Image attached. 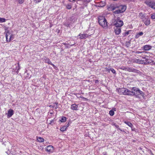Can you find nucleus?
<instances>
[{
  "label": "nucleus",
  "mask_w": 155,
  "mask_h": 155,
  "mask_svg": "<svg viewBox=\"0 0 155 155\" xmlns=\"http://www.w3.org/2000/svg\"><path fill=\"white\" fill-rule=\"evenodd\" d=\"M127 94L128 95H135L137 96L140 94L143 96L144 94L143 92L136 87H133L128 90Z\"/></svg>",
  "instance_id": "obj_1"
},
{
  "label": "nucleus",
  "mask_w": 155,
  "mask_h": 155,
  "mask_svg": "<svg viewBox=\"0 0 155 155\" xmlns=\"http://www.w3.org/2000/svg\"><path fill=\"white\" fill-rule=\"evenodd\" d=\"M98 23L104 28H106L107 25L106 19L103 16H99L98 18Z\"/></svg>",
  "instance_id": "obj_2"
},
{
  "label": "nucleus",
  "mask_w": 155,
  "mask_h": 155,
  "mask_svg": "<svg viewBox=\"0 0 155 155\" xmlns=\"http://www.w3.org/2000/svg\"><path fill=\"white\" fill-rule=\"evenodd\" d=\"M109 8L110 9H112V10H114L116 9H117L118 10H126L127 8V7L125 5L113 4L111 5Z\"/></svg>",
  "instance_id": "obj_3"
},
{
  "label": "nucleus",
  "mask_w": 155,
  "mask_h": 155,
  "mask_svg": "<svg viewBox=\"0 0 155 155\" xmlns=\"http://www.w3.org/2000/svg\"><path fill=\"white\" fill-rule=\"evenodd\" d=\"M123 21L118 18L115 19L114 22V25L116 27L120 28L123 25Z\"/></svg>",
  "instance_id": "obj_4"
},
{
  "label": "nucleus",
  "mask_w": 155,
  "mask_h": 155,
  "mask_svg": "<svg viewBox=\"0 0 155 155\" xmlns=\"http://www.w3.org/2000/svg\"><path fill=\"white\" fill-rule=\"evenodd\" d=\"M6 33L5 35V37L6 38V41L7 42H10L12 39L13 36L12 32H10L8 30L6 31Z\"/></svg>",
  "instance_id": "obj_5"
},
{
  "label": "nucleus",
  "mask_w": 155,
  "mask_h": 155,
  "mask_svg": "<svg viewBox=\"0 0 155 155\" xmlns=\"http://www.w3.org/2000/svg\"><path fill=\"white\" fill-rule=\"evenodd\" d=\"M128 89L124 88H119L117 89V91L120 94H123L125 95H128Z\"/></svg>",
  "instance_id": "obj_6"
},
{
  "label": "nucleus",
  "mask_w": 155,
  "mask_h": 155,
  "mask_svg": "<svg viewBox=\"0 0 155 155\" xmlns=\"http://www.w3.org/2000/svg\"><path fill=\"white\" fill-rule=\"evenodd\" d=\"M146 25H148L150 24V21L149 17L148 16H146L144 19L142 21Z\"/></svg>",
  "instance_id": "obj_7"
},
{
  "label": "nucleus",
  "mask_w": 155,
  "mask_h": 155,
  "mask_svg": "<svg viewBox=\"0 0 155 155\" xmlns=\"http://www.w3.org/2000/svg\"><path fill=\"white\" fill-rule=\"evenodd\" d=\"M146 3L152 8L155 9V2L149 1H147Z\"/></svg>",
  "instance_id": "obj_8"
},
{
  "label": "nucleus",
  "mask_w": 155,
  "mask_h": 155,
  "mask_svg": "<svg viewBox=\"0 0 155 155\" xmlns=\"http://www.w3.org/2000/svg\"><path fill=\"white\" fill-rule=\"evenodd\" d=\"M132 61L133 62L139 64H143L144 63L143 60L136 58H134L132 59Z\"/></svg>",
  "instance_id": "obj_9"
},
{
  "label": "nucleus",
  "mask_w": 155,
  "mask_h": 155,
  "mask_svg": "<svg viewBox=\"0 0 155 155\" xmlns=\"http://www.w3.org/2000/svg\"><path fill=\"white\" fill-rule=\"evenodd\" d=\"M54 150L53 147L51 145H49L46 147V150L48 152H52Z\"/></svg>",
  "instance_id": "obj_10"
},
{
  "label": "nucleus",
  "mask_w": 155,
  "mask_h": 155,
  "mask_svg": "<svg viewBox=\"0 0 155 155\" xmlns=\"http://www.w3.org/2000/svg\"><path fill=\"white\" fill-rule=\"evenodd\" d=\"M14 114V111L12 109H10L8 111V113L7 114V117L8 118H9L12 117V116Z\"/></svg>",
  "instance_id": "obj_11"
},
{
  "label": "nucleus",
  "mask_w": 155,
  "mask_h": 155,
  "mask_svg": "<svg viewBox=\"0 0 155 155\" xmlns=\"http://www.w3.org/2000/svg\"><path fill=\"white\" fill-rule=\"evenodd\" d=\"M78 36H80V39H86L88 37V35L87 34H80Z\"/></svg>",
  "instance_id": "obj_12"
},
{
  "label": "nucleus",
  "mask_w": 155,
  "mask_h": 155,
  "mask_svg": "<svg viewBox=\"0 0 155 155\" xmlns=\"http://www.w3.org/2000/svg\"><path fill=\"white\" fill-rule=\"evenodd\" d=\"M114 32L116 35H119L121 32L120 28L119 27H116L114 28Z\"/></svg>",
  "instance_id": "obj_13"
},
{
  "label": "nucleus",
  "mask_w": 155,
  "mask_h": 155,
  "mask_svg": "<svg viewBox=\"0 0 155 155\" xmlns=\"http://www.w3.org/2000/svg\"><path fill=\"white\" fill-rule=\"evenodd\" d=\"M125 11V10L124 11H122V10H115V11L114 12V15L115 16H117V14H118V16H119V14H120L121 13H123Z\"/></svg>",
  "instance_id": "obj_14"
},
{
  "label": "nucleus",
  "mask_w": 155,
  "mask_h": 155,
  "mask_svg": "<svg viewBox=\"0 0 155 155\" xmlns=\"http://www.w3.org/2000/svg\"><path fill=\"white\" fill-rule=\"evenodd\" d=\"M124 122L125 124L128 125L129 127H131L132 130H134L133 128V125H132L131 123L128 121H124Z\"/></svg>",
  "instance_id": "obj_15"
},
{
  "label": "nucleus",
  "mask_w": 155,
  "mask_h": 155,
  "mask_svg": "<svg viewBox=\"0 0 155 155\" xmlns=\"http://www.w3.org/2000/svg\"><path fill=\"white\" fill-rule=\"evenodd\" d=\"M143 48L145 50H149L151 49V46L149 45H146L143 47Z\"/></svg>",
  "instance_id": "obj_16"
},
{
  "label": "nucleus",
  "mask_w": 155,
  "mask_h": 155,
  "mask_svg": "<svg viewBox=\"0 0 155 155\" xmlns=\"http://www.w3.org/2000/svg\"><path fill=\"white\" fill-rule=\"evenodd\" d=\"M78 107V105L74 104L71 105V108L73 110H77Z\"/></svg>",
  "instance_id": "obj_17"
},
{
  "label": "nucleus",
  "mask_w": 155,
  "mask_h": 155,
  "mask_svg": "<svg viewBox=\"0 0 155 155\" xmlns=\"http://www.w3.org/2000/svg\"><path fill=\"white\" fill-rule=\"evenodd\" d=\"M45 62L49 64H50L52 65L53 66H54V65L51 63V62L48 58H46L45 59Z\"/></svg>",
  "instance_id": "obj_18"
},
{
  "label": "nucleus",
  "mask_w": 155,
  "mask_h": 155,
  "mask_svg": "<svg viewBox=\"0 0 155 155\" xmlns=\"http://www.w3.org/2000/svg\"><path fill=\"white\" fill-rule=\"evenodd\" d=\"M139 16L142 19V21L146 17L144 15V14L143 13H139Z\"/></svg>",
  "instance_id": "obj_19"
},
{
  "label": "nucleus",
  "mask_w": 155,
  "mask_h": 155,
  "mask_svg": "<svg viewBox=\"0 0 155 155\" xmlns=\"http://www.w3.org/2000/svg\"><path fill=\"white\" fill-rule=\"evenodd\" d=\"M127 71L129 72H135L136 70L134 69L128 67L127 68Z\"/></svg>",
  "instance_id": "obj_20"
},
{
  "label": "nucleus",
  "mask_w": 155,
  "mask_h": 155,
  "mask_svg": "<svg viewBox=\"0 0 155 155\" xmlns=\"http://www.w3.org/2000/svg\"><path fill=\"white\" fill-rule=\"evenodd\" d=\"M143 34V33L142 32H140L138 33H137L136 34V38H138L140 36H142Z\"/></svg>",
  "instance_id": "obj_21"
},
{
  "label": "nucleus",
  "mask_w": 155,
  "mask_h": 155,
  "mask_svg": "<svg viewBox=\"0 0 155 155\" xmlns=\"http://www.w3.org/2000/svg\"><path fill=\"white\" fill-rule=\"evenodd\" d=\"M38 141L40 142H42L44 141V140L43 138L41 137H38L37 138Z\"/></svg>",
  "instance_id": "obj_22"
},
{
  "label": "nucleus",
  "mask_w": 155,
  "mask_h": 155,
  "mask_svg": "<svg viewBox=\"0 0 155 155\" xmlns=\"http://www.w3.org/2000/svg\"><path fill=\"white\" fill-rule=\"evenodd\" d=\"M60 121L61 122H64L66 120V118L65 117H63L61 119V120H60Z\"/></svg>",
  "instance_id": "obj_23"
},
{
  "label": "nucleus",
  "mask_w": 155,
  "mask_h": 155,
  "mask_svg": "<svg viewBox=\"0 0 155 155\" xmlns=\"http://www.w3.org/2000/svg\"><path fill=\"white\" fill-rule=\"evenodd\" d=\"M66 129H67L66 127H65V126H64L62 127L60 129V130L61 131L63 132L65 130H66Z\"/></svg>",
  "instance_id": "obj_24"
},
{
  "label": "nucleus",
  "mask_w": 155,
  "mask_h": 155,
  "mask_svg": "<svg viewBox=\"0 0 155 155\" xmlns=\"http://www.w3.org/2000/svg\"><path fill=\"white\" fill-rule=\"evenodd\" d=\"M6 19L4 18H0V22H3L5 21Z\"/></svg>",
  "instance_id": "obj_25"
},
{
  "label": "nucleus",
  "mask_w": 155,
  "mask_h": 155,
  "mask_svg": "<svg viewBox=\"0 0 155 155\" xmlns=\"http://www.w3.org/2000/svg\"><path fill=\"white\" fill-rule=\"evenodd\" d=\"M109 114L111 116H112L114 114V113L113 110H111L110 111Z\"/></svg>",
  "instance_id": "obj_26"
},
{
  "label": "nucleus",
  "mask_w": 155,
  "mask_h": 155,
  "mask_svg": "<svg viewBox=\"0 0 155 155\" xmlns=\"http://www.w3.org/2000/svg\"><path fill=\"white\" fill-rule=\"evenodd\" d=\"M151 18L152 19H155V14L153 13L151 15Z\"/></svg>",
  "instance_id": "obj_27"
},
{
  "label": "nucleus",
  "mask_w": 155,
  "mask_h": 155,
  "mask_svg": "<svg viewBox=\"0 0 155 155\" xmlns=\"http://www.w3.org/2000/svg\"><path fill=\"white\" fill-rule=\"evenodd\" d=\"M15 65L16 66V68H14L13 70H18L20 68L18 64L17 65Z\"/></svg>",
  "instance_id": "obj_28"
},
{
  "label": "nucleus",
  "mask_w": 155,
  "mask_h": 155,
  "mask_svg": "<svg viewBox=\"0 0 155 155\" xmlns=\"http://www.w3.org/2000/svg\"><path fill=\"white\" fill-rule=\"evenodd\" d=\"M71 5L68 4L66 5L67 8L68 9H71Z\"/></svg>",
  "instance_id": "obj_29"
},
{
  "label": "nucleus",
  "mask_w": 155,
  "mask_h": 155,
  "mask_svg": "<svg viewBox=\"0 0 155 155\" xmlns=\"http://www.w3.org/2000/svg\"><path fill=\"white\" fill-rule=\"evenodd\" d=\"M120 68L123 70L127 71V68H126L125 67H122L121 68Z\"/></svg>",
  "instance_id": "obj_30"
},
{
  "label": "nucleus",
  "mask_w": 155,
  "mask_h": 155,
  "mask_svg": "<svg viewBox=\"0 0 155 155\" xmlns=\"http://www.w3.org/2000/svg\"><path fill=\"white\" fill-rule=\"evenodd\" d=\"M110 70L114 74H116L115 71L114 69H113V68H110Z\"/></svg>",
  "instance_id": "obj_31"
},
{
  "label": "nucleus",
  "mask_w": 155,
  "mask_h": 155,
  "mask_svg": "<svg viewBox=\"0 0 155 155\" xmlns=\"http://www.w3.org/2000/svg\"><path fill=\"white\" fill-rule=\"evenodd\" d=\"M41 0H35L34 2L36 3H37L41 2Z\"/></svg>",
  "instance_id": "obj_32"
},
{
  "label": "nucleus",
  "mask_w": 155,
  "mask_h": 155,
  "mask_svg": "<svg viewBox=\"0 0 155 155\" xmlns=\"http://www.w3.org/2000/svg\"><path fill=\"white\" fill-rule=\"evenodd\" d=\"M24 0H19L18 2L20 4H21L23 3Z\"/></svg>",
  "instance_id": "obj_33"
},
{
  "label": "nucleus",
  "mask_w": 155,
  "mask_h": 155,
  "mask_svg": "<svg viewBox=\"0 0 155 155\" xmlns=\"http://www.w3.org/2000/svg\"><path fill=\"white\" fill-rule=\"evenodd\" d=\"M105 69L106 71H108V72H109L110 71V69H108V68H106Z\"/></svg>",
  "instance_id": "obj_34"
},
{
  "label": "nucleus",
  "mask_w": 155,
  "mask_h": 155,
  "mask_svg": "<svg viewBox=\"0 0 155 155\" xmlns=\"http://www.w3.org/2000/svg\"><path fill=\"white\" fill-rule=\"evenodd\" d=\"M69 123L68 122V124H67L66 125L64 126L65 127H66L67 128V127H68L69 126Z\"/></svg>",
  "instance_id": "obj_35"
},
{
  "label": "nucleus",
  "mask_w": 155,
  "mask_h": 155,
  "mask_svg": "<svg viewBox=\"0 0 155 155\" xmlns=\"http://www.w3.org/2000/svg\"><path fill=\"white\" fill-rule=\"evenodd\" d=\"M94 82L96 84H97L98 83V81L97 80L94 81Z\"/></svg>",
  "instance_id": "obj_36"
},
{
  "label": "nucleus",
  "mask_w": 155,
  "mask_h": 155,
  "mask_svg": "<svg viewBox=\"0 0 155 155\" xmlns=\"http://www.w3.org/2000/svg\"><path fill=\"white\" fill-rule=\"evenodd\" d=\"M142 52L140 51H137L136 52V53L137 54H140Z\"/></svg>",
  "instance_id": "obj_37"
},
{
  "label": "nucleus",
  "mask_w": 155,
  "mask_h": 155,
  "mask_svg": "<svg viewBox=\"0 0 155 155\" xmlns=\"http://www.w3.org/2000/svg\"><path fill=\"white\" fill-rule=\"evenodd\" d=\"M104 5H102V6H101V5H100V6H98L100 7H102L103 6H104V5H105V3H104Z\"/></svg>",
  "instance_id": "obj_38"
},
{
  "label": "nucleus",
  "mask_w": 155,
  "mask_h": 155,
  "mask_svg": "<svg viewBox=\"0 0 155 155\" xmlns=\"http://www.w3.org/2000/svg\"><path fill=\"white\" fill-rule=\"evenodd\" d=\"M68 0L70 2H73L75 1V0Z\"/></svg>",
  "instance_id": "obj_39"
},
{
  "label": "nucleus",
  "mask_w": 155,
  "mask_h": 155,
  "mask_svg": "<svg viewBox=\"0 0 155 155\" xmlns=\"http://www.w3.org/2000/svg\"><path fill=\"white\" fill-rule=\"evenodd\" d=\"M128 34H129V32H125V35H128Z\"/></svg>",
  "instance_id": "obj_40"
},
{
  "label": "nucleus",
  "mask_w": 155,
  "mask_h": 155,
  "mask_svg": "<svg viewBox=\"0 0 155 155\" xmlns=\"http://www.w3.org/2000/svg\"><path fill=\"white\" fill-rule=\"evenodd\" d=\"M115 126L117 128H118L119 127V126L117 125H115Z\"/></svg>",
  "instance_id": "obj_41"
},
{
  "label": "nucleus",
  "mask_w": 155,
  "mask_h": 155,
  "mask_svg": "<svg viewBox=\"0 0 155 155\" xmlns=\"http://www.w3.org/2000/svg\"><path fill=\"white\" fill-rule=\"evenodd\" d=\"M120 131H122L121 130L120 128H119L118 129Z\"/></svg>",
  "instance_id": "obj_42"
},
{
  "label": "nucleus",
  "mask_w": 155,
  "mask_h": 155,
  "mask_svg": "<svg viewBox=\"0 0 155 155\" xmlns=\"http://www.w3.org/2000/svg\"><path fill=\"white\" fill-rule=\"evenodd\" d=\"M66 25V26H68V25Z\"/></svg>",
  "instance_id": "obj_43"
}]
</instances>
